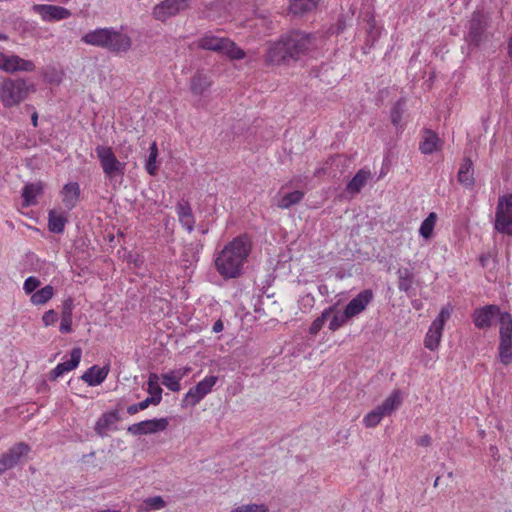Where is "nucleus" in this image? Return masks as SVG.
<instances>
[{
  "label": "nucleus",
  "instance_id": "obj_1",
  "mask_svg": "<svg viewBox=\"0 0 512 512\" xmlns=\"http://www.w3.org/2000/svg\"><path fill=\"white\" fill-rule=\"evenodd\" d=\"M324 46L325 37L323 33L292 30L269 45L266 62L280 65L302 61L305 58L314 57Z\"/></svg>",
  "mask_w": 512,
  "mask_h": 512
},
{
  "label": "nucleus",
  "instance_id": "obj_2",
  "mask_svg": "<svg viewBox=\"0 0 512 512\" xmlns=\"http://www.w3.org/2000/svg\"><path fill=\"white\" fill-rule=\"evenodd\" d=\"M476 328L487 330L492 327L497 317L499 323L498 358L507 366L512 362V315L501 311L495 304H488L475 309L471 315Z\"/></svg>",
  "mask_w": 512,
  "mask_h": 512
},
{
  "label": "nucleus",
  "instance_id": "obj_3",
  "mask_svg": "<svg viewBox=\"0 0 512 512\" xmlns=\"http://www.w3.org/2000/svg\"><path fill=\"white\" fill-rule=\"evenodd\" d=\"M251 241L247 235H240L228 242L214 259L216 271L223 279L241 276L251 252Z\"/></svg>",
  "mask_w": 512,
  "mask_h": 512
},
{
  "label": "nucleus",
  "instance_id": "obj_4",
  "mask_svg": "<svg viewBox=\"0 0 512 512\" xmlns=\"http://www.w3.org/2000/svg\"><path fill=\"white\" fill-rule=\"evenodd\" d=\"M81 40L85 44L103 48L115 54L126 53L132 46L129 35L111 27L89 31Z\"/></svg>",
  "mask_w": 512,
  "mask_h": 512
},
{
  "label": "nucleus",
  "instance_id": "obj_5",
  "mask_svg": "<svg viewBox=\"0 0 512 512\" xmlns=\"http://www.w3.org/2000/svg\"><path fill=\"white\" fill-rule=\"evenodd\" d=\"M34 91V84L23 77H4L0 80V103L5 109L17 107Z\"/></svg>",
  "mask_w": 512,
  "mask_h": 512
},
{
  "label": "nucleus",
  "instance_id": "obj_6",
  "mask_svg": "<svg viewBox=\"0 0 512 512\" xmlns=\"http://www.w3.org/2000/svg\"><path fill=\"white\" fill-rule=\"evenodd\" d=\"M95 152L105 178L109 180L110 183L115 181L118 177L122 178L124 176L126 163L117 159L111 147L98 145L95 148Z\"/></svg>",
  "mask_w": 512,
  "mask_h": 512
},
{
  "label": "nucleus",
  "instance_id": "obj_7",
  "mask_svg": "<svg viewBox=\"0 0 512 512\" xmlns=\"http://www.w3.org/2000/svg\"><path fill=\"white\" fill-rule=\"evenodd\" d=\"M198 46L205 50L221 53L231 59L239 60L245 57V52L233 41L225 37H217L212 34H207L199 39Z\"/></svg>",
  "mask_w": 512,
  "mask_h": 512
},
{
  "label": "nucleus",
  "instance_id": "obj_8",
  "mask_svg": "<svg viewBox=\"0 0 512 512\" xmlns=\"http://www.w3.org/2000/svg\"><path fill=\"white\" fill-rule=\"evenodd\" d=\"M494 226L499 233L512 236V193L498 198Z\"/></svg>",
  "mask_w": 512,
  "mask_h": 512
},
{
  "label": "nucleus",
  "instance_id": "obj_9",
  "mask_svg": "<svg viewBox=\"0 0 512 512\" xmlns=\"http://www.w3.org/2000/svg\"><path fill=\"white\" fill-rule=\"evenodd\" d=\"M451 316V309L446 306L442 307L438 316L432 321L424 338V346L430 351L438 349L444 330L446 321Z\"/></svg>",
  "mask_w": 512,
  "mask_h": 512
},
{
  "label": "nucleus",
  "instance_id": "obj_10",
  "mask_svg": "<svg viewBox=\"0 0 512 512\" xmlns=\"http://www.w3.org/2000/svg\"><path fill=\"white\" fill-rule=\"evenodd\" d=\"M0 70L9 74L33 73L36 71V64L34 61L24 59L17 54L0 52Z\"/></svg>",
  "mask_w": 512,
  "mask_h": 512
},
{
  "label": "nucleus",
  "instance_id": "obj_11",
  "mask_svg": "<svg viewBox=\"0 0 512 512\" xmlns=\"http://www.w3.org/2000/svg\"><path fill=\"white\" fill-rule=\"evenodd\" d=\"M192 0H163L157 4L152 11L153 17L161 22L186 10Z\"/></svg>",
  "mask_w": 512,
  "mask_h": 512
},
{
  "label": "nucleus",
  "instance_id": "obj_12",
  "mask_svg": "<svg viewBox=\"0 0 512 512\" xmlns=\"http://www.w3.org/2000/svg\"><path fill=\"white\" fill-rule=\"evenodd\" d=\"M217 381V376H206L194 387L189 389V391L184 395L183 402L189 406L197 405L206 395H208L212 391Z\"/></svg>",
  "mask_w": 512,
  "mask_h": 512
},
{
  "label": "nucleus",
  "instance_id": "obj_13",
  "mask_svg": "<svg viewBox=\"0 0 512 512\" xmlns=\"http://www.w3.org/2000/svg\"><path fill=\"white\" fill-rule=\"evenodd\" d=\"M31 9L44 22L61 21L70 18L72 15L69 9L52 4H34Z\"/></svg>",
  "mask_w": 512,
  "mask_h": 512
},
{
  "label": "nucleus",
  "instance_id": "obj_14",
  "mask_svg": "<svg viewBox=\"0 0 512 512\" xmlns=\"http://www.w3.org/2000/svg\"><path fill=\"white\" fill-rule=\"evenodd\" d=\"M168 426L166 418H154L134 423L128 427V432L132 435H147L164 431Z\"/></svg>",
  "mask_w": 512,
  "mask_h": 512
},
{
  "label": "nucleus",
  "instance_id": "obj_15",
  "mask_svg": "<svg viewBox=\"0 0 512 512\" xmlns=\"http://www.w3.org/2000/svg\"><path fill=\"white\" fill-rule=\"evenodd\" d=\"M373 292L365 289L353 297L346 305L344 311L350 319L362 313L373 300Z\"/></svg>",
  "mask_w": 512,
  "mask_h": 512
},
{
  "label": "nucleus",
  "instance_id": "obj_16",
  "mask_svg": "<svg viewBox=\"0 0 512 512\" xmlns=\"http://www.w3.org/2000/svg\"><path fill=\"white\" fill-rule=\"evenodd\" d=\"M486 26L487 23L484 14L479 11L474 12L469 21L467 39L475 46H478L482 41Z\"/></svg>",
  "mask_w": 512,
  "mask_h": 512
},
{
  "label": "nucleus",
  "instance_id": "obj_17",
  "mask_svg": "<svg viewBox=\"0 0 512 512\" xmlns=\"http://www.w3.org/2000/svg\"><path fill=\"white\" fill-rule=\"evenodd\" d=\"M30 451V447L21 442L11 447L6 453L0 456V466L8 470L15 467L23 456H26Z\"/></svg>",
  "mask_w": 512,
  "mask_h": 512
},
{
  "label": "nucleus",
  "instance_id": "obj_18",
  "mask_svg": "<svg viewBox=\"0 0 512 512\" xmlns=\"http://www.w3.org/2000/svg\"><path fill=\"white\" fill-rule=\"evenodd\" d=\"M82 356V350L79 347L73 348L70 353V359L59 363L50 373L51 379H57L65 373L78 367Z\"/></svg>",
  "mask_w": 512,
  "mask_h": 512
},
{
  "label": "nucleus",
  "instance_id": "obj_19",
  "mask_svg": "<svg viewBox=\"0 0 512 512\" xmlns=\"http://www.w3.org/2000/svg\"><path fill=\"white\" fill-rule=\"evenodd\" d=\"M120 417L117 411L106 412L101 415L95 424V432L101 436H107L108 432L116 429Z\"/></svg>",
  "mask_w": 512,
  "mask_h": 512
},
{
  "label": "nucleus",
  "instance_id": "obj_20",
  "mask_svg": "<svg viewBox=\"0 0 512 512\" xmlns=\"http://www.w3.org/2000/svg\"><path fill=\"white\" fill-rule=\"evenodd\" d=\"M175 209L179 222L189 233H191L194 230L195 218L189 202L181 200L177 203Z\"/></svg>",
  "mask_w": 512,
  "mask_h": 512
},
{
  "label": "nucleus",
  "instance_id": "obj_21",
  "mask_svg": "<svg viewBox=\"0 0 512 512\" xmlns=\"http://www.w3.org/2000/svg\"><path fill=\"white\" fill-rule=\"evenodd\" d=\"M108 373V367H99L97 365H93L84 372V374L81 376V379L87 383L88 386H98L105 381Z\"/></svg>",
  "mask_w": 512,
  "mask_h": 512
},
{
  "label": "nucleus",
  "instance_id": "obj_22",
  "mask_svg": "<svg viewBox=\"0 0 512 512\" xmlns=\"http://www.w3.org/2000/svg\"><path fill=\"white\" fill-rule=\"evenodd\" d=\"M80 186L77 182H69L62 188V202L68 210H72L80 197Z\"/></svg>",
  "mask_w": 512,
  "mask_h": 512
},
{
  "label": "nucleus",
  "instance_id": "obj_23",
  "mask_svg": "<svg viewBox=\"0 0 512 512\" xmlns=\"http://www.w3.org/2000/svg\"><path fill=\"white\" fill-rule=\"evenodd\" d=\"M43 192V185L38 183L26 184L22 189L23 206L29 207L37 203V198Z\"/></svg>",
  "mask_w": 512,
  "mask_h": 512
},
{
  "label": "nucleus",
  "instance_id": "obj_24",
  "mask_svg": "<svg viewBox=\"0 0 512 512\" xmlns=\"http://www.w3.org/2000/svg\"><path fill=\"white\" fill-rule=\"evenodd\" d=\"M458 181L461 185L471 188L475 183L474 168L470 158H465L458 171Z\"/></svg>",
  "mask_w": 512,
  "mask_h": 512
},
{
  "label": "nucleus",
  "instance_id": "obj_25",
  "mask_svg": "<svg viewBox=\"0 0 512 512\" xmlns=\"http://www.w3.org/2000/svg\"><path fill=\"white\" fill-rule=\"evenodd\" d=\"M441 141L438 135L430 130H426L423 140L419 145L422 154L429 155L440 149Z\"/></svg>",
  "mask_w": 512,
  "mask_h": 512
},
{
  "label": "nucleus",
  "instance_id": "obj_26",
  "mask_svg": "<svg viewBox=\"0 0 512 512\" xmlns=\"http://www.w3.org/2000/svg\"><path fill=\"white\" fill-rule=\"evenodd\" d=\"M304 197V193L300 190H295L286 194H279L276 198V206L280 209H289L290 207L298 204Z\"/></svg>",
  "mask_w": 512,
  "mask_h": 512
},
{
  "label": "nucleus",
  "instance_id": "obj_27",
  "mask_svg": "<svg viewBox=\"0 0 512 512\" xmlns=\"http://www.w3.org/2000/svg\"><path fill=\"white\" fill-rule=\"evenodd\" d=\"M402 403L401 393L399 390H394L381 405L377 408L383 413L384 416L390 415L394 412Z\"/></svg>",
  "mask_w": 512,
  "mask_h": 512
},
{
  "label": "nucleus",
  "instance_id": "obj_28",
  "mask_svg": "<svg viewBox=\"0 0 512 512\" xmlns=\"http://www.w3.org/2000/svg\"><path fill=\"white\" fill-rule=\"evenodd\" d=\"M320 0H289V11L294 15H302L317 7Z\"/></svg>",
  "mask_w": 512,
  "mask_h": 512
},
{
  "label": "nucleus",
  "instance_id": "obj_29",
  "mask_svg": "<svg viewBox=\"0 0 512 512\" xmlns=\"http://www.w3.org/2000/svg\"><path fill=\"white\" fill-rule=\"evenodd\" d=\"M370 177V171L361 169L359 170L355 176L348 182L346 186V190L349 193L357 194L361 191V189L365 186L367 180Z\"/></svg>",
  "mask_w": 512,
  "mask_h": 512
},
{
  "label": "nucleus",
  "instance_id": "obj_30",
  "mask_svg": "<svg viewBox=\"0 0 512 512\" xmlns=\"http://www.w3.org/2000/svg\"><path fill=\"white\" fill-rule=\"evenodd\" d=\"M67 218L54 210L49 211L48 214V228L52 233L60 234L65 229Z\"/></svg>",
  "mask_w": 512,
  "mask_h": 512
},
{
  "label": "nucleus",
  "instance_id": "obj_31",
  "mask_svg": "<svg viewBox=\"0 0 512 512\" xmlns=\"http://www.w3.org/2000/svg\"><path fill=\"white\" fill-rule=\"evenodd\" d=\"M54 295V288L51 285H46L43 288L34 292L30 301L34 305H43L46 304L49 300L52 299Z\"/></svg>",
  "mask_w": 512,
  "mask_h": 512
},
{
  "label": "nucleus",
  "instance_id": "obj_32",
  "mask_svg": "<svg viewBox=\"0 0 512 512\" xmlns=\"http://www.w3.org/2000/svg\"><path fill=\"white\" fill-rule=\"evenodd\" d=\"M437 214L435 212L429 213V215L422 221L419 234L424 239L428 240L432 237L433 231L437 222Z\"/></svg>",
  "mask_w": 512,
  "mask_h": 512
},
{
  "label": "nucleus",
  "instance_id": "obj_33",
  "mask_svg": "<svg viewBox=\"0 0 512 512\" xmlns=\"http://www.w3.org/2000/svg\"><path fill=\"white\" fill-rule=\"evenodd\" d=\"M148 388L147 391L150 394L151 399L156 403H160L162 400V388L159 385V376L157 374L151 373L148 378Z\"/></svg>",
  "mask_w": 512,
  "mask_h": 512
},
{
  "label": "nucleus",
  "instance_id": "obj_34",
  "mask_svg": "<svg viewBox=\"0 0 512 512\" xmlns=\"http://www.w3.org/2000/svg\"><path fill=\"white\" fill-rule=\"evenodd\" d=\"M210 85L211 81L203 74H196L191 80V90L195 95H202Z\"/></svg>",
  "mask_w": 512,
  "mask_h": 512
},
{
  "label": "nucleus",
  "instance_id": "obj_35",
  "mask_svg": "<svg viewBox=\"0 0 512 512\" xmlns=\"http://www.w3.org/2000/svg\"><path fill=\"white\" fill-rule=\"evenodd\" d=\"M334 310L335 305L329 306L328 308L324 309L321 315L312 322L309 328L310 334L316 335L322 329L327 319L331 317V314L334 312Z\"/></svg>",
  "mask_w": 512,
  "mask_h": 512
},
{
  "label": "nucleus",
  "instance_id": "obj_36",
  "mask_svg": "<svg viewBox=\"0 0 512 512\" xmlns=\"http://www.w3.org/2000/svg\"><path fill=\"white\" fill-rule=\"evenodd\" d=\"M157 157H158V147H157L156 142H153L150 145L149 156L145 163V169H146L147 173L151 176H154L157 173V169H158Z\"/></svg>",
  "mask_w": 512,
  "mask_h": 512
},
{
  "label": "nucleus",
  "instance_id": "obj_37",
  "mask_svg": "<svg viewBox=\"0 0 512 512\" xmlns=\"http://www.w3.org/2000/svg\"><path fill=\"white\" fill-rule=\"evenodd\" d=\"M166 506V502L161 496L146 498L139 507L140 511L149 512L152 510H161Z\"/></svg>",
  "mask_w": 512,
  "mask_h": 512
},
{
  "label": "nucleus",
  "instance_id": "obj_38",
  "mask_svg": "<svg viewBox=\"0 0 512 512\" xmlns=\"http://www.w3.org/2000/svg\"><path fill=\"white\" fill-rule=\"evenodd\" d=\"M331 316L332 317L330 319L328 327L333 332L340 329L343 325H345L348 322V320H350V318L346 316L345 311L340 312L336 308L334 312L331 314Z\"/></svg>",
  "mask_w": 512,
  "mask_h": 512
},
{
  "label": "nucleus",
  "instance_id": "obj_39",
  "mask_svg": "<svg viewBox=\"0 0 512 512\" xmlns=\"http://www.w3.org/2000/svg\"><path fill=\"white\" fill-rule=\"evenodd\" d=\"M383 417H385L383 413L376 407L364 416L363 424L367 428H373L381 422Z\"/></svg>",
  "mask_w": 512,
  "mask_h": 512
},
{
  "label": "nucleus",
  "instance_id": "obj_40",
  "mask_svg": "<svg viewBox=\"0 0 512 512\" xmlns=\"http://www.w3.org/2000/svg\"><path fill=\"white\" fill-rule=\"evenodd\" d=\"M231 512H269L266 504H245L231 510Z\"/></svg>",
  "mask_w": 512,
  "mask_h": 512
},
{
  "label": "nucleus",
  "instance_id": "obj_41",
  "mask_svg": "<svg viewBox=\"0 0 512 512\" xmlns=\"http://www.w3.org/2000/svg\"><path fill=\"white\" fill-rule=\"evenodd\" d=\"M149 405H158V403L153 401V399L147 397L146 399H144L143 401H141L139 403L129 405L127 407V413L130 415H134V414L138 413L139 411L145 410L146 408L149 407Z\"/></svg>",
  "mask_w": 512,
  "mask_h": 512
},
{
  "label": "nucleus",
  "instance_id": "obj_42",
  "mask_svg": "<svg viewBox=\"0 0 512 512\" xmlns=\"http://www.w3.org/2000/svg\"><path fill=\"white\" fill-rule=\"evenodd\" d=\"M162 384L173 392H179L181 390L180 382L174 379L169 373L162 375Z\"/></svg>",
  "mask_w": 512,
  "mask_h": 512
},
{
  "label": "nucleus",
  "instance_id": "obj_43",
  "mask_svg": "<svg viewBox=\"0 0 512 512\" xmlns=\"http://www.w3.org/2000/svg\"><path fill=\"white\" fill-rule=\"evenodd\" d=\"M403 110L404 104L401 101L396 102L391 110V121L396 127L399 126L401 122Z\"/></svg>",
  "mask_w": 512,
  "mask_h": 512
},
{
  "label": "nucleus",
  "instance_id": "obj_44",
  "mask_svg": "<svg viewBox=\"0 0 512 512\" xmlns=\"http://www.w3.org/2000/svg\"><path fill=\"white\" fill-rule=\"evenodd\" d=\"M40 280L35 276H29L23 284V290L27 295H32L36 292L37 288L40 286Z\"/></svg>",
  "mask_w": 512,
  "mask_h": 512
},
{
  "label": "nucleus",
  "instance_id": "obj_45",
  "mask_svg": "<svg viewBox=\"0 0 512 512\" xmlns=\"http://www.w3.org/2000/svg\"><path fill=\"white\" fill-rule=\"evenodd\" d=\"M59 330L61 333L65 334L72 332V315H68V313H61Z\"/></svg>",
  "mask_w": 512,
  "mask_h": 512
},
{
  "label": "nucleus",
  "instance_id": "obj_46",
  "mask_svg": "<svg viewBox=\"0 0 512 512\" xmlns=\"http://www.w3.org/2000/svg\"><path fill=\"white\" fill-rule=\"evenodd\" d=\"M56 321L57 313L54 310H48L42 316V322L45 327L53 325Z\"/></svg>",
  "mask_w": 512,
  "mask_h": 512
},
{
  "label": "nucleus",
  "instance_id": "obj_47",
  "mask_svg": "<svg viewBox=\"0 0 512 512\" xmlns=\"http://www.w3.org/2000/svg\"><path fill=\"white\" fill-rule=\"evenodd\" d=\"M191 371L190 367H182L169 371L168 373L179 382Z\"/></svg>",
  "mask_w": 512,
  "mask_h": 512
},
{
  "label": "nucleus",
  "instance_id": "obj_48",
  "mask_svg": "<svg viewBox=\"0 0 512 512\" xmlns=\"http://www.w3.org/2000/svg\"><path fill=\"white\" fill-rule=\"evenodd\" d=\"M413 279H402L398 281V289L408 293L412 289Z\"/></svg>",
  "mask_w": 512,
  "mask_h": 512
},
{
  "label": "nucleus",
  "instance_id": "obj_49",
  "mask_svg": "<svg viewBox=\"0 0 512 512\" xmlns=\"http://www.w3.org/2000/svg\"><path fill=\"white\" fill-rule=\"evenodd\" d=\"M397 275H398V279L399 280H402V279H413L414 278V275L412 273V271L409 269V268H400L398 269L397 271Z\"/></svg>",
  "mask_w": 512,
  "mask_h": 512
},
{
  "label": "nucleus",
  "instance_id": "obj_50",
  "mask_svg": "<svg viewBox=\"0 0 512 512\" xmlns=\"http://www.w3.org/2000/svg\"><path fill=\"white\" fill-rule=\"evenodd\" d=\"M73 301L71 298H68L66 299L64 302H63V308H62V313H68V315H72V312H73Z\"/></svg>",
  "mask_w": 512,
  "mask_h": 512
},
{
  "label": "nucleus",
  "instance_id": "obj_51",
  "mask_svg": "<svg viewBox=\"0 0 512 512\" xmlns=\"http://www.w3.org/2000/svg\"><path fill=\"white\" fill-rule=\"evenodd\" d=\"M431 443V437L429 435L421 436L417 439V444L420 446H429Z\"/></svg>",
  "mask_w": 512,
  "mask_h": 512
},
{
  "label": "nucleus",
  "instance_id": "obj_52",
  "mask_svg": "<svg viewBox=\"0 0 512 512\" xmlns=\"http://www.w3.org/2000/svg\"><path fill=\"white\" fill-rule=\"evenodd\" d=\"M223 329H224V325H223V322L221 320H217L213 324L212 331L214 333H219V332L223 331Z\"/></svg>",
  "mask_w": 512,
  "mask_h": 512
},
{
  "label": "nucleus",
  "instance_id": "obj_53",
  "mask_svg": "<svg viewBox=\"0 0 512 512\" xmlns=\"http://www.w3.org/2000/svg\"><path fill=\"white\" fill-rule=\"evenodd\" d=\"M31 122H32V125L34 127H37V125H38V114H37V112H33V114L31 115Z\"/></svg>",
  "mask_w": 512,
  "mask_h": 512
},
{
  "label": "nucleus",
  "instance_id": "obj_54",
  "mask_svg": "<svg viewBox=\"0 0 512 512\" xmlns=\"http://www.w3.org/2000/svg\"><path fill=\"white\" fill-rule=\"evenodd\" d=\"M508 54L512 58V35H511L510 41L508 43Z\"/></svg>",
  "mask_w": 512,
  "mask_h": 512
},
{
  "label": "nucleus",
  "instance_id": "obj_55",
  "mask_svg": "<svg viewBox=\"0 0 512 512\" xmlns=\"http://www.w3.org/2000/svg\"><path fill=\"white\" fill-rule=\"evenodd\" d=\"M8 40V36L2 32H0V41H7Z\"/></svg>",
  "mask_w": 512,
  "mask_h": 512
},
{
  "label": "nucleus",
  "instance_id": "obj_56",
  "mask_svg": "<svg viewBox=\"0 0 512 512\" xmlns=\"http://www.w3.org/2000/svg\"><path fill=\"white\" fill-rule=\"evenodd\" d=\"M324 290H327L326 286H319V291H320L321 294L324 293Z\"/></svg>",
  "mask_w": 512,
  "mask_h": 512
},
{
  "label": "nucleus",
  "instance_id": "obj_57",
  "mask_svg": "<svg viewBox=\"0 0 512 512\" xmlns=\"http://www.w3.org/2000/svg\"><path fill=\"white\" fill-rule=\"evenodd\" d=\"M439 480H440V477H437V478L435 479L434 484H433V486H434V487H438V485H439Z\"/></svg>",
  "mask_w": 512,
  "mask_h": 512
},
{
  "label": "nucleus",
  "instance_id": "obj_58",
  "mask_svg": "<svg viewBox=\"0 0 512 512\" xmlns=\"http://www.w3.org/2000/svg\"><path fill=\"white\" fill-rule=\"evenodd\" d=\"M6 469H4L3 466H0V475L5 471Z\"/></svg>",
  "mask_w": 512,
  "mask_h": 512
},
{
  "label": "nucleus",
  "instance_id": "obj_59",
  "mask_svg": "<svg viewBox=\"0 0 512 512\" xmlns=\"http://www.w3.org/2000/svg\"><path fill=\"white\" fill-rule=\"evenodd\" d=\"M413 306H414L415 308H419V307H420V304H418V303L414 302V303H413Z\"/></svg>",
  "mask_w": 512,
  "mask_h": 512
},
{
  "label": "nucleus",
  "instance_id": "obj_60",
  "mask_svg": "<svg viewBox=\"0 0 512 512\" xmlns=\"http://www.w3.org/2000/svg\"><path fill=\"white\" fill-rule=\"evenodd\" d=\"M452 476H453V473H452V472H449V473H448V477H450V478H451Z\"/></svg>",
  "mask_w": 512,
  "mask_h": 512
}]
</instances>
